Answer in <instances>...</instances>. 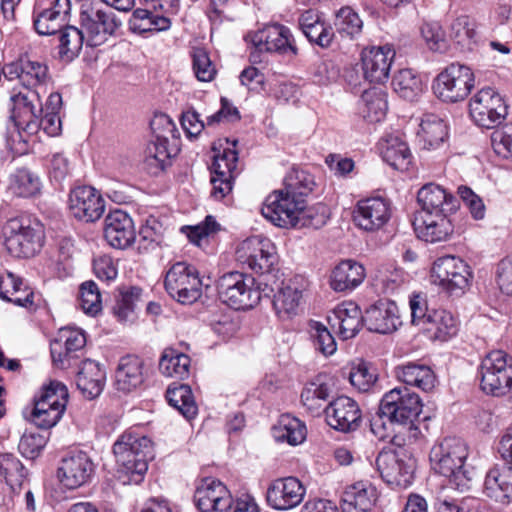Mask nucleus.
<instances>
[{
    "mask_svg": "<svg viewBox=\"0 0 512 512\" xmlns=\"http://www.w3.org/2000/svg\"><path fill=\"white\" fill-rule=\"evenodd\" d=\"M306 495V487L293 476L272 481L266 491L268 505L277 511H288L301 504Z\"/></svg>",
    "mask_w": 512,
    "mask_h": 512,
    "instance_id": "dca6fc26",
    "label": "nucleus"
},
{
    "mask_svg": "<svg viewBox=\"0 0 512 512\" xmlns=\"http://www.w3.org/2000/svg\"><path fill=\"white\" fill-rule=\"evenodd\" d=\"M331 394V389L326 383L310 382L301 393V401L312 415L325 412V403Z\"/></svg>",
    "mask_w": 512,
    "mask_h": 512,
    "instance_id": "bf43d9fd",
    "label": "nucleus"
},
{
    "mask_svg": "<svg viewBox=\"0 0 512 512\" xmlns=\"http://www.w3.org/2000/svg\"><path fill=\"white\" fill-rule=\"evenodd\" d=\"M194 503L200 512H227L231 509L232 496L221 481L206 478L195 490Z\"/></svg>",
    "mask_w": 512,
    "mask_h": 512,
    "instance_id": "aec40b11",
    "label": "nucleus"
},
{
    "mask_svg": "<svg viewBox=\"0 0 512 512\" xmlns=\"http://www.w3.org/2000/svg\"><path fill=\"white\" fill-rule=\"evenodd\" d=\"M155 140L177 143L178 130L173 120L166 114L155 115L150 122Z\"/></svg>",
    "mask_w": 512,
    "mask_h": 512,
    "instance_id": "0e129e2a",
    "label": "nucleus"
},
{
    "mask_svg": "<svg viewBox=\"0 0 512 512\" xmlns=\"http://www.w3.org/2000/svg\"><path fill=\"white\" fill-rule=\"evenodd\" d=\"M334 26L342 38L356 39L363 30V20L350 6L341 7L335 13Z\"/></svg>",
    "mask_w": 512,
    "mask_h": 512,
    "instance_id": "864d4df0",
    "label": "nucleus"
},
{
    "mask_svg": "<svg viewBox=\"0 0 512 512\" xmlns=\"http://www.w3.org/2000/svg\"><path fill=\"white\" fill-rule=\"evenodd\" d=\"M8 189L17 197H34L40 193L41 181L40 178L30 170L20 168L11 174Z\"/></svg>",
    "mask_w": 512,
    "mask_h": 512,
    "instance_id": "09e8293b",
    "label": "nucleus"
},
{
    "mask_svg": "<svg viewBox=\"0 0 512 512\" xmlns=\"http://www.w3.org/2000/svg\"><path fill=\"white\" fill-rule=\"evenodd\" d=\"M394 57L395 51L388 45L364 50L362 68L365 79L378 84L387 81Z\"/></svg>",
    "mask_w": 512,
    "mask_h": 512,
    "instance_id": "bb28decb",
    "label": "nucleus"
},
{
    "mask_svg": "<svg viewBox=\"0 0 512 512\" xmlns=\"http://www.w3.org/2000/svg\"><path fill=\"white\" fill-rule=\"evenodd\" d=\"M59 33V58L62 61L71 62L79 55L82 49L84 42L83 31L67 24Z\"/></svg>",
    "mask_w": 512,
    "mask_h": 512,
    "instance_id": "603ef678",
    "label": "nucleus"
},
{
    "mask_svg": "<svg viewBox=\"0 0 512 512\" xmlns=\"http://www.w3.org/2000/svg\"><path fill=\"white\" fill-rule=\"evenodd\" d=\"M383 159L393 168L407 169L411 163V152L407 143L399 136L390 135L382 147Z\"/></svg>",
    "mask_w": 512,
    "mask_h": 512,
    "instance_id": "3c124183",
    "label": "nucleus"
},
{
    "mask_svg": "<svg viewBox=\"0 0 512 512\" xmlns=\"http://www.w3.org/2000/svg\"><path fill=\"white\" fill-rule=\"evenodd\" d=\"M164 285L168 294L182 304H191L202 294L198 270L186 262H176L169 268Z\"/></svg>",
    "mask_w": 512,
    "mask_h": 512,
    "instance_id": "9d476101",
    "label": "nucleus"
},
{
    "mask_svg": "<svg viewBox=\"0 0 512 512\" xmlns=\"http://www.w3.org/2000/svg\"><path fill=\"white\" fill-rule=\"evenodd\" d=\"M382 479L389 485L407 488L414 479L416 460L401 451H381L375 461Z\"/></svg>",
    "mask_w": 512,
    "mask_h": 512,
    "instance_id": "f8f14e48",
    "label": "nucleus"
},
{
    "mask_svg": "<svg viewBox=\"0 0 512 512\" xmlns=\"http://www.w3.org/2000/svg\"><path fill=\"white\" fill-rule=\"evenodd\" d=\"M424 330L433 332L434 338L446 341L456 335L458 321L449 311L444 309L432 310L430 322Z\"/></svg>",
    "mask_w": 512,
    "mask_h": 512,
    "instance_id": "6e6d98bb",
    "label": "nucleus"
},
{
    "mask_svg": "<svg viewBox=\"0 0 512 512\" xmlns=\"http://www.w3.org/2000/svg\"><path fill=\"white\" fill-rule=\"evenodd\" d=\"M252 43L259 51L293 56L298 53L291 30L278 23L257 31L252 36Z\"/></svg>",
    "mask_w": 512,
    "mask_h": 512,
    "instance_id": "6ab92c4d",
    "label": "nucleus"
},
{
    "mask_svg": "<svg viewBox=\"0 0 512 512\" xmlns=\"http://www.w3.org/2000/svg\"><path fill=\"white\" fill-rule=\"evenodd\" d=\"M143 367L144 362L138 356L122 357L115 371V388L128 393L139 387L144 381Z\"/></svg>",
    "mask_w": 512,
    "mask_h": 512,
    "instance_id": "f704fd0d",
    "label": "nucleus"
},
{
    "mask_svg": "<svg viewBox=\"0 0 512 512\" xmlns=\"http://www.w3.org/2000/svg\"><path fill=\"white\" fill-rule=\"evenodd\" d=\"M468 456L466 443L458 437H446L430 451L432 469L449 479L450 485L460 491L470 488L472 477L465 467Z\"/></svg>",
    "mask_w": 512,
    "mask_h": 512,
    "instance_id": "f03ea898",
    "label": "nucleus"
},
{
    "mask_svg": "<svg viewBox=\"0 0 512 512\" xmlns=\"http://www.w3.org/2000/svg\"><path fill=\"white\" fill-rule=\"evenodd\" d=\"M237 162L238 152L235 149L225 148L222 153L214 155L211 165V195L216 200L223 199L232 191Z\"/></svg>",
    "mask_w": 512,
    "mask_h": 512,
    "instance_id": "a211bd4d",
    "label": "nucleus"
},
{
    "mask_svg": "<svg viewBox=\"0 0 512 512\" xmlns=\"http://www.w3.org/2000/svg\"><path fill=\"white\" fill-rule=\"evenodd\" d=\"M166 397L169 404L176 408L185 418L192 419L197 414L198 409L190 386L186 384H179L174 387L169 386Z\"/></svg>",
    "mask_w": 512,
    "mask_h": 512,
    "instance_id": "13d9d810",
    "label": "nucleus"
},
{
    "mask_svg": "<svg viewBox=\"0 0 512 512\" xmlns=\"http://www.w3.org/2000/svg\"><path fill=\"white\" fill-rule=\"evenodd\" d=\"M390 217V204L382 197L360 200L353 214L356 226L368 232L381 229L389 221Z\"/></svg>",
    "mask_w": 512,
    "mask_h": 512,
    "instance_id": "5701e85b",
    "label": "nucleus"
},
{
    "mask_svg": "<svg viewBox=\"0 0 512 512\" xmlns=\"http://www.w3.org/2000/svg\"><path fill=\"white\" fill-rule=\"evenodd\" d=\"M3 234L7 250L15 257L34 256L42 246V226L27 216L9 219L3 228Z\"/></svg>",
    "mask_w": 512,
    "mask_h": 512,
    "instance_id": "39448f33",
    "label": "nucleus"
},
{
    "mask_svg": "<svg viewBox=\"0 0 512 512\" xmlns=\"http://www.w3.org/2000/svg\"><path fill=\"white\" fill-rule=\"evenodd\" d=\"M39 90H29L26 93L18 92L12 94L11 120L18 131L28 135L38 132L37 119L44 112Z\"/></svg>",
    "mask_w": 512,
    "mask_h": 512,
    "instance_id": "ddd939ff",
    "label": "nucleus"
},
{
    "mask_svg": "<svg viewBox=\"0 0 512 512\" xmlns=\"http://www.w3.org/2000/svg\"><path fill=\"white\" fill-rule=\"evenodd\" d=\"M179 151L177 143L151 140L144 151V163L152 174H158L169 164Z\"/></svg>",
    "mask_w": 512,
    "mask_h": 512,
    "instance_id": "58836bf2",
    "label": "nucleus"
},
{
    "mask_svg": "<svg viewBox=\"0 0 512 512\" xmlns=\"http://www.w3.org/2000/svg\"><path fill=\"white\" fill-rule=\"evenodd\" d=\"M470 266L460 257L446 255L437 258L431 267V283L451 296H461L470 285Z\"/></svg>",
    "mask_w": 512,
    "mask_h": 512,
    "instance_id": "0eeeda50",
    "label": "nucleus"
},
{
    "mask_svg": "<svg viewBox=\"0 0 512 512\" xmlns=\"http://www.w3.org/2000/svg\"><path fill=\"white\" fill-rule=\"evenodd\" d=\"M95 472V465L85 452L71 454L61 460L57 475L68 489H77L87 484Z\"/></svg>",
    "mask_w": 512,
    "mask_h": 512,
    "instance_id": "412c9836",
    "label": "nucleus"
},
{
    "mask_svg": "<svg viewBox=\"0 0 512 512\" xmlns=\"http://www.w3.org/2000/svg\"><path fill=\"white\" fill-rule=\"evenodd\" d=\"M450 214H416L413 225L418 237L430 243L448 241L454 232Z\"/></svg>",
    "mask_w": 512,
    "mask_h": 512,
    "instance_id": "cd10ccee",
    "label": "nucleus"
},
{
    "mask_svg": "<svg viewBox=\"0 0 512 512\" xmlns=\"http://www.w3.org/2000/svg\"><path fill=\"white\" fill-rule=\"evenodd\" d=\"M81 25L87 34V44L92 47L103 44L121 26V20L111 10H93L81 13Z\"/></svg>",
    "mask_w": 512,
    "mask_h": 512,
    "instance_id": "f3484780",
    "label": "nucleus"
},
{
    "mask_svg": "<svg viewBox=\"0 0 512 512\" xmlns=\"http://www.w3.org/2000/svg\"><path fill=\"white\" fill-rule=\"evenodd\" d=\"M469 114L477 126L493 129L506 118L507 105L496 90L485 87L471 97Z\"/></svg>",
    "mask_w": 512,
    "mask_h": 512,
    "instance_id": "9b49d317",
    "label": "nucleus"
},
{
    "mask_svg": "<svg viewBox=\"0 0 512 512\" xmlns=\"http://www.w3.org/2000/svg\"><path fill=\"white\" fill-rule=\"evenodd\" d=\"M376 501V491L367 482L348 486L341 497L343 512H369Z\"/></svg>",
    "mask_w": 512,
    "mask_h": 512,
    "instance_id": "c9c22d12",
    "label": "nucleus"
},
{
    "mask_svg": "<svg viewBox=\"0 0 512 512\" xmlns=\"http://www.w3.org/2000/svg\"><path fill=\"white\" fill-rule=\"evenodd\" d=\"M328 319L333 327H338L340 336L345 340L353 338L364 324V315L352 301L338 304Z\"/></svg>",
    "mask_w": 512,
    "mask_h": 512,
    "instance_id": "2f4dec72",
    "label": "nucleus"
},
{
    "mask_svg": "<svg viewBox=\"0 0 512 512\" xmlns=\"http://www.w3.org/2000/svg\"><path fill=\"white\" fill-rule=\"evenodd\" d=\"M327 423L341 432L355 431L361 423V410L356 401L340 396L325 407Z\"/></svg>",
    "mask_w": 512,
    "mask_h": 512,
    "instance_id": "393cba45",
    "label": "nucleus"
},
{
    "mask_svg": "<svg viewBox=\"0 0 512 512\" xmlns=\"http://www.w3.org/2000/svg\"><path fill=\"white\" fill-rule=\"evenodd\" d=\"M27 477V470L13 454H0V479L5 480L11 490L21 488Z\"/></svg>",
    "mask_w": 512,
    "mask_h": 512,
    "instance_id": "5fc2aeb1",
    "label": "nucleus"
},
{
    "mask_svg": "<svg viewBox=\"0 0 512 512\" xmlns=\"http://www.w3.org/2000/svg\"><path fill=\"white\" fill-rule=\"evenodd\" d=\"M104 237L114 248L129 247L136 238L134 223L130 215L120 209L111 211L105 218Z\"/></svg>",
    "mask_w": 512,
    "mask_h": 512,
    "instance_id": "a878e982",
    "label": "nucleus"
},
{
    "mask_svg": "<svg viewBox=\"0 0 512 512\" xmlns=\"http://www.w3.org/2000/svg\"><path fill=\"white\" fill-rule=\"evenodd\" d=\"M395 374L406 385L415 386L426 392L435 387L436 376L432 369L424 364L409 362L396 367Z\"/></svg>",
    "mask_w": 512,
    "mask_h": 512,
    "instance_id": "ea45409f",
    "label": "nucleus"
},
{
    "mask_svg": "<svg viewBox=\"0 0 512 512\" xmlns=\"http://www.w3.org/2000/svg\"><path fill=\"white\" fill-rule=\"evenodd\" d=\"M307 434L305 424L290 414L280 416L277 424L272 428V435L277 442H286L292 446L301 444Z\"/></svg>",
    "mask_w": 512,
    "mask_h": 512,
    "instance_id": "37998d69",
    "label": "nucleus"
},
{
    "mask_svg": "<svg viewBox=\"0 0 512 512\" xmlns=\"http://www.w3.org/2000/svg\"><path fill=\"white\" fill-rule=\"evenodd\" d=\"M60 339L64 341V350L59 342L51 346V356L53 362L58 367H65L68 357L72 352L78 351L85 346V335L79 330L63 329Z\"/></svg>",
    "mask_w": 512,
    "mask_h": 512,
    "instance_id": "49530a36",
    "label": "nucleus"
},
{
    "mask_svg": "<svg viewBox=\"0 0 512 512\" xmlns=\"http://www.w3.org/2000/svg\"><path fill=\"white\" fill-rule=\"evenodd\" d=\"M365 268L354 260L340 262L332 271L330 285L334 291H351L365 279Z\"/></svg>",
    "mask_w": 512,
    "mask_h": 512,
    "instance_id": "e433bc0d",
    "label": "nucleus"
},
{
    "mask_svg": "<svg viewBox=\"0 0 512 512\" xmlns=\"http://www.w3.org/2000/svg\"><path fill=\"white\" fill-rule=\"evenodd\" d=\"M315 186L314 177L305 170L292 168L284 179V187L273 191L265 200L262 215L281 228L322 227L323 215L315 216L306 208L305 198Z\"/></svg>",
    "mask_w": 512,
    "mask_h": 512,
    "instance_id": "f257e3e1",
    "label": "nucleus"
},
{
    "mask_svg": "<svg viewBox=\"0 0 512 512\" xmlns=\"http://www.w3.org/2000/svg\"><path fill=\"white\" fill-rule=\"evenodd\" d=\"M387 109V95L382 88L372 87L363 92L360 111L365 119L379 122L385 117Z\"/></svg>",
    "mask_w": 512,
    "mask_h": 512,
    "instance_id": "a18cd8bd",
    "label": "nucleus"
},
{
    "mask_svg": "<svg viewBox=\"0 0 512 512\" xmlns=\"http://www.w3.org/2000/svg\"><path fill=\"white\" fill-rule=\"evenodd\" d=\"M190 358L173 348H166L159 360V371L167 377L184 379L189 374Z\"/></svg>",
    "mask_w": 512,
    "mask_h": 512,
    "instance_id": "8fccbe9b",
    "label": "nucleus"
},
{
    "mask_svg": "<svg viewBox=\"0 0 512 512\" xmlns=\"http://www.w3.org/2000/svg\"><path fill=\"white\" fill-rule=\"evenodd\" d=\"M419 395L407 387H395L384 394L380 402V412L391 422L401 425L416 437L418 420L422 412Z\"/></svg>",
    "mask_w": 512,
    "mask_h": 512,
    "instance_id": "20e7f679",
    "label": "nucleus"
},
{
    "mask_svg": "<svg viewBox=\"0 0 512 512\" xmlns=\"http://www.w3.org/2000/svg\"><path fill=\"white\" fill-rule=\"evenodd\" d=\"M151 440L132 431L123 433L113 445V453L121 471L138 482L148 470V460L153 457Z\"/></svg>",
    "mask_w": 512,
    "mask_h": 512,
    "instance_id": "7ed1b4c3",
    "label": "nucleus"
},
{
    "mask_svg": "<svg viewBox=\"0 0 512 512\" xmlns=\"http://www.w3.org/2000/svg\"><path fill=\"white\" fill-rule=\"evenodd\" d=\"M80 306L86 314L90 315H96L101 311L100 292L93 281H86L80 286Z\"/></svg>",
    "mask_w": 512,
    "mask_h": 512,
    "instance_id": "69168bd1",
    "label": "nucleus"
},
{
    "mask_svg": "<svg viewBox=\"0 0 512 512\" xmlns=\"http://www.w3.org/2000/svg\"><path fill=\"white\" fill-rule=\"evenodd\" d=\"M192 66L196 78L202 82H210L214 79L216 69L211 59L202 48H196L192 53Z\"/></svg>",
    "mask_w": 512,
    "mask_h": 512,
    "instance_id": "338daca9",
    "label": "nucleus"
},
{
    "mask_svg": "<svg viewBox=\"0 0 512 512\" xmlns=\"http://www.w3.org/2000/svg\"><path fill=\"white\" fill-rule=\"evenodd\" d=\"M308 287V280L301 275L282 281L273 295L272 304L276 314L280 318L297 315Z\"/></svg>",
    "mask_w": 512,
    "mask_h": 512,
    "instance_id": "2eb2a0df",
    "label": "nucleus"
},
{
    "mask_svg": "<svg viewBox=\"0 0 512 512\" xmlns=\"http://www.w3.org/2000/svg\"><path fill=\"white\" fill-rule=\"evenodd\" d=\"M474 86L472 69L460 63H452L436 76L432 89L441 101L457 103L465 100Z\"/></svg>",
    "mask_w": 512,
    "mask_h": 512,
    "instance_id": "6e6552de",
    "label": "nucleus"
},
{
    "mask_svg": "<svg viewBox=\"0 0 512 512\" xmlns=\"http://www.w3.org/2000/svg\"><path fill=\"white\" fill-rule=\"evenodd\" d=\"M236 259L256 273H268L276 261L275 246L268 238L252 236L238 245Z\"/></svg>",
    "mask_w": 512,
    "mask_h": 512,
    "instance_id": "4468645a",
    "label": "nucleus"
},
{
    "mask_svg": "<svg viewBox=\"0 0 512 512\" xmlns=\"http://www.w3.org/2000/svg\"><path fill=\"white\" fill-rule=\"evenodd\" d=\"M70 0H55L49 8L34 12L33 24L40 35H53L69 21Z\"/></svg>",
    "mask_w": 512,
    "mask_h": 512,
    "instance_id": "c756f323",
    "label": "nucleus"
},
{
    "mask_svg": "<svg viewBox=\"0 0 512 512\" xmlns=\"http://www.w3.org/2000/svg\"><path fill=\"white\" fill-rule=\"evenodd\" d=\"M450 37L463 51H473L479 41L476 21L467 15L457 17L451 24Z\"/></svg>",
    "mask_w": 512,
    "mask_h": 512,
    "instance_id": "c03bdc74",
    "label": "nucleus"
},
{
    "mask_svg": "<svg viewBox=\"0 0 512 512\" xmlns=\"http://www.w3.org/2000/svg\"><path fill=\"white\" fill-rule=\"evenodd\" d=\"M409 307L411 314V323L419 326L423 330L431 319L432 310L428 309L427 297L423 293H413L409 297Z\"/></svg>",
    "mask_w": 512,
    "mask_h": 512,
    "instance_id": "e2e57ef3",
    "label": "nucleus"
},
{
    "mask_svg": "<svg viewBox=\"0 0 512 512\" xmlns=\"http://www.w3.org/2000/svg\"><path fill=\"white\" fill-rule=\"evenodd\" d=\"M298 25L309 42L322 48L331 45L334 38L333 28L323 20L320 12L313 9L303 11L298 18Z\"/></svg>",
    "mask_w": 512,
    "mask_h": 512,
    "instance_id": "473e14b6",
    "label": "nucleus"
},
{
    "mask_svg": "<svg viewBox=\"0 0 512 512\" xmlns=\"http://www.w3.org/2000/svg\"><path fill=\"white\" fill-rule=\"evenodd\" d=\"M16 77L27 88L42 89L51 79L48 66L36 60L22 61L20 71L15 69Z\"/></svg>",
    "mask_w": 512,
    "mask_h": 512,
    "instance_id": "de8ad7c7",
    "label": "nucleus"
},
{
    "mask_svg": "<svg viewBox=\"0 0 512 512\" xmlns=\"http://www.w3.org/2000/svg\"><path fill=\"white\" fill-rule=\"evenodd\" d=\"M364 325L371 332L389 334L395 332L402 320L395 302L382 299L370 305L364 314Z\"/></svg>",
    "mask_w": 512,
    "mask_h": 512,
    "instance_id": "b1692460",
    "label": "nucleus"
},
{
    "mask_svg": "<svg viewBox=\"0 0 512 512\" xmlns=\"http://www.w3.org/2000/svg\"><path fill=\"white\" fill-rule=\"evenodd\" d=\"M106 380V372L101 365L91 359L81 363L76 376V385L81 394L92 400L98 397L103 391Z\"/></svg>",
    "mask_w": 512,
    "mask_h": 512,
    "instance_id": "72a5a7b5",
    "label": "nucleus"
},
{
    "mask_svg": "<svg viewBox=\"0 0 512 512\" xmlns=\"http://www.w3.org/2000/svg\"><path fill=\"white\" fill-rule=\"evenodd\" d=\"M420 32L430 50L438 52L446 49L445 33L438 22H424Z\"/></svg>",
    "mask_w": 512,
    "mask_h": 512,
    "instance_id": "774afa93",
    "label": "nucleus"
},
{
    "mask_svg": "<svg viewBox=\"0 0 512 512\" xmlns=\"http://www.w3.org/2000/svg\"><path fill=\"white\" fill-rule=\"evenodd\" d=\"M156 11L148 6L134 10L129 19L130 30L138 34L168 30L171 26L170 19L156 14Z\"/></svg>",
    "mask_w": 512,
    "mask_h": 512,
    "instance_id": "79ce46f5",
    "label": "nucleus"
},
{
    "mask_svg": "<svg viewBox=\"0 0 512 512\" xmlns=\"http://www.w3.org/2000/svg\"><path fill=\"white\" fill-rule=\"evenodd\" d=\"M421 210L417 214L453 213L458 209V200L442 186L428 183L417 194Z\"/></svg>",
    "mask_w": 512,
    "mask_h": 512,
    "instance_id": "c85d7f7f",
    "label": "nucleus"
},
{
    "mask_svg": "<svg viewBox=\"0 0 512 512\" xmlns=\"http://www.w3.org/2000/svg\"><path fill=\"white\" fill-rule=\"evenodd\" d=\"M0 297L25 308L34 304L33 290L21 278L10 272L0 279Z\"/></svg>",
    "mask_w": 512,
    "mask_h": 512,
    "instance_id": "a19ab883",
    "label": "nucleus"
},
{
    "mask_svg": "<svg viewBox=\"0 0 512 512\" xmlns=\"http://www.w3.org/2000/svg\"><path fill=\"white\" fill-rule=\"evenodd\" d=\"M69 210L75 218L81 221L94 222L103 215L105 202L93 187L79 186L70 192Z\"/></svg>",
    "mask_w": 512,
    "mask_h": 512,
    "instance_id": "4be33fe9",
    "label": "nucleus"
},
{
    "mask_svg": "<svg viewBox=\"0 0 512 512\" xmlns=\"http://www.w3.org/2000/svg\"><path fill=\"white\" fill-rule=\"evenodd\" d=\"M419 127L417 136L423 149L436 150L445 143L448 137L447 125L437 115H424Z\"/></svg>",
    "mask_w": 512,
    "mask_h": 512,
    "instance_id": "4c0bfd02",
    "label": "nucleus"
},
{
    "mask_svg": "<svg viewBox=\"0 0 512 512\" xmlns=\"http://www.w3.org/2000/svg\"><path fill=\"white\" fill-rule=\"evenodd\" d=\"M68 399L69 393L66 385L54 380L42 388L39 397L35 398L34 403H44L47 407L61 409V411L65 412Z\"/></svg>",
    "mask_w": 512,
    "mask_h": 512,
    "instance_id": "052dcab7",
    "label": "nucleus"
},
{
    "mask_svg": "<svg viewBox=\"0 0 512 512\" xmlns=\"http://www.w3.org/2000/svg\"><path fill=\"white\" fill-rule=\"evenodd\" d=\"M309 332L317 351L325 356L332 355L336 351V341L325 325L318 321H311Z\"/></svg>",
    "mask_w": 512,
    "mask_h": 512,
    "instance_id": "680f3d73",
    "label": "nucleus"
},
{
    "mask_svg": "<svg viewBox=\"0 0 512 512\" xmlns=\"http://www.w3.org/2000/svg\"><path fill=\"white\" fill-rule=\"evenodd\" d=\"M483 493L501 505L512 502V467L503 465L491 468L485 477Z\"/></svg>",
    "mask_w": 512,
    "mask_h": 512,
    "instance_id": "7c9ffc66",
    "label": "nucleus"
},
{
    "mask_svg": "<svg viewBox=\"0 0 512 512\" xmlns=\"http://www.w3.org/2000/svg\"><path fill=\"white\" fill-rule=\"evenodd\" d=\"M481 389L493 396L506 394L512 387V357L503 350L489 352L480 368Z\"/></svg>",
    "mask_w": 512,
    "mask_h": 512,
    "instance_id": "1a4fd4ad",
    "label": "nucleus"
},
{
    "mask_svg": "<svg viewBox=\"0 0 512 512\" xmlns=\"http://www.w3.org/2000/svg\"><path fill=\"white\" fill-rule=\"evenodd\" d=\"M218 295L223 303L235 310L256 306L262 296L252 276L232 271L222 275L217 283Z\"/></svg>",
    "mask_w": 512,
    "mask_h": 512,
    "instance_id": "423d86ee",
    "label": "nucleus"
},
{
    "mask_svg": "<svg viewBox=\"0 0 512 512\" xmlns=\"http://www.w3.org/2000/svg\"><path fill=\"white\" fill-rule=\"evenodd\" d=\"M394 91L403 99L413 101L422 93V81L411 69H401L393 79Z\"/></svg>",
    "mask_w": 512,
    "mask_h": 512,
    "instance_id": "4d7b16f0",
    "label": "nucleus"
}]
</instances>
